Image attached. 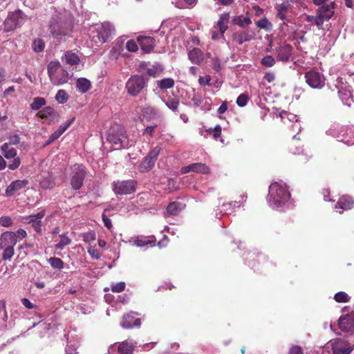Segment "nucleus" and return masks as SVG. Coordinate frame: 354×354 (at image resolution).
I'll return each mask as SVG.
<instances>
[{
  "label": "nucleus",
  "instance_id": "18",
  "mask_svg": "<svg viewBox=\"0 0 354 354\" xmlns=\"http://www.w3.org/2000/svg\"><path fill=\"white\" fill-rule=\"evenodd\" d=\"M210 169L207 165L202 162H195L187 166L183 167L180 169L181 174H187L189 172H194L201 174H207Z\"/></svg>",
  "mask_w": 354,
  "mask_h": 354
},
{
  "label": "nucleus",
  "instance_id": "9",
  "mask_svg": "<svg viewBox=\"0 0 354 354\" xmlns=\"http://www.w3.org/2000/svg\"><path fill=\"white\" fill-rule=\"evenodd\" d=\"M136 182L133 180H118L112 183L113 190L118 195H127L136 191Z\"/></svg>",
  "mask_w": 354,
  "mask_h": 354
},
{
  "label": "nucleus",
  "instance_id": "22",
  "mask_svg": "<svg viewBox=\"0 0 354 354\" xmlns=\"http://www.w3.org/2000/svg\"><path fill=\"white\" fill-rule=\"evenodd\" d=\"M335 2H330V3L322 5L317 10V14L320 17H323V21H328L334 15L335 12Z\"/></svg>",
  "mask_w": 354,
  "mask_h": 354
},
{
  "label": "nucleus",
  "instance_id": "37",
  "mask_svg": "<svg viewBox=\"0 0 354 354\" xmlns=\"http://www.w3.org/2000/svg\"><path fill=\"white\" fill-rule=\"evenodd\" d=\"M64 59L66 63L71 66H76L80 62L78 55L72 51L66 52L64 56Z\"/></svg>",
  "mask_w": 354,
  "mask_h": 354
},
{
  "label": "nucleus",
  "instance_id": "3",
  "mask_svg": "<svg viewBox=\"0 0 354 354\" xmlns=\"http://www.w3.org/2000/svg\"><path fill=\"white\" fill-rule=\"evenodd\" d=\"M106 140L115 149H127L133 145V141L130 140L123 126L115 124L106 132Z\"/></svg>",
  "mask_w": 354,
  "mask_h": 354
},
{
  "label": "nucleus",
  "instance_id": "19",
  "mask_svg": "<svg viewBox=\"0 0 354 354\" xmlns=\"http://www.w3.org/2000/svg\"><path fill=\"white\" fill-rule=\"evenodd\" d=\"M38 115L42 119H45L49 124L55 123L59 120L58 113L51 106H46L39 111Z\"/></svg>",
  "mask_w": 354,
  "mask_h": 354
},
{
  "label": "nucleus",
  "instance_id": "7",
  "mask_svg": "<svg viewBox=\"0 0 354 354\" xmlns=\"http://www.w3.org/2000/svg\"><path fill=\"white\" fill-rule=\"evenodd\" d=\"M1 152L7 160H11L8 167L11 170L17 169L21 165V158L17 156V151L15 148L8 146V144H3L0 147Z\"/></svg>",
  "mask_w": 354,
  "mask_h": 354
},
{
  "label": "nucleus",
  "instance_id": "15",
  "mask_svg": "<svg viewBox=\"0 0 354 354\" xmlns=\"http://www.w3.org/2000/svg\"><path fill=\"white\" fill-rule=\"evenodd\" d=\"M134 346L127 341L111 344L108 349V354H133Z\"/></svg>",
  "mask_w": 354,
  "mask_h": 354
},
{
  "label": "nucleus",
  "instance_id": "11",
  "mask_svg": "<svg viewBox=\"0 0 354 354\" xmlns=\"http://www.w3.org/2000/svg\"><path fill=\"white\" fill-rule=\"evenodd\" d=\"M274 52L279 61L287 62L292 57V47L286 41H281L277 44Z\"/></svg>",
  "mask_w": 354,
  "mask_h": 354
},
{
  "label": "nucleus",
  "instance_id": "46",
  "mask_svg": "<svg viewBox=\"0 0 354 354\" xmlns=\"http://www.w3.org/2000/svg\"><path fill=\"white\" fill-rule=\"evenodd\" d=\"M162 68L160 64H155L146 69V73L151 77H156L162 72Z\"/></svg>",
  "mask_w": 354,
  "mask_h": 354
},
{
  "label": "nucleus",
  "instance_id": "49",
  "mask_svg": "<svg viewBox=\"0 0 354 354\" xmlns=\"http://www.w3.org/2000/svg\"><path fill=\"white\" fill-rule=\"evenodd\" d=\"M46 104V100L43 97H37L33 99L32 103L30 104L32 110H39L41 106Z\"/></svg>",
  "mask_w": 354,
  "mask_h": 354
},
{
  "label": "nucleus",
  "instance_id": "30",
  "mask_svg": "<svg viewBox=\"0 0 354 354\" xmlns=\"http://www.w3.org/2000/svg\"><path fill=\"white\" fill-rule=\"evenodd\" d=\"M69 75L66 70L63 67L51 77L50 82L56 86L63 85L68 80Z\"/></svg>",
  "mask_w": 354,
  "mask_h": 354
},
{
  "label": "nucleus",
  "instance_id": "50",
  "mask_svg": "<svg viewBox=\"0 0 354 354\" xmlns=\"http://www.w3.org/2000/svg\"><path fill=\"white\" fill-rule=\"evenodd\" d=\"M68 99V95L64 90H59L55 95V100L59 104H64Z\"/></svg>",
  "mask_w": 354,
  "mask_h": 354
},
{
  "label": "nucleus",
  "instance_id": "27",
  "mask_svg": "<svg viewBox=\"0 0 354 354\" xmlns=\"http://www.w3.org/2000/svg\"><path fill=\"white\" fill-rule=\"evenodd\" d=\"M288 2H283L279 4L277 7V15L276 17L283 21V24L291 22V19L288 16V10L289 8Z\"/></svg>",
  "mask_w": 354,
  "mask_h": 354
},
{
  "label": "nucleus",
  "instance_id": "29",
  "mask_svg": "<svg viewBox=\"0 0 354 354\" xmlns=\"http://www.w3.org/2000/svg\"><path fill=\"white\" fill-rule=\"evenodd\" d=\"M241 205L239 201H233L230 203H223L221 209H218L216 211V217L221 218L223 214H232L236 207H239Z\"/></svg>",
  "mask_w": 354,
  "mask_h": 354
},
{
  "label": "nucleus",
  "instance_id": "62",
  "mask_svg": "<svg viewBox=\"0 0 354 354\" xmlns=\"http://www.w3.org/2000/svg\"><path fill=\"white\" fill-rule=\"evenodd\" d=\"M88 252L93 259H99L101 257L99 251L97 249L92 247L88 248Z\"/></svg>",
  "mask_w": 354,
  "mask_h": 354
},
{
  "label": "nucleus",
  "instance_id": "31",
  "mask_svg": "<svg viewBox=\"0 0 354 354\" xmlns=\"http://www.w3.org/2000/svg\"><path fill=\"white\" fill-rule=\"evenodd\" d=\"M232 22L233 24L236 25L243 29L248 28V27L252 23L251 18L248 15L234 16L232 19Z\"/></svg>",
  "mask_w": 354,
  "mask_h": 354
},
{
  "label": "nucleus",
  "instance_id": "21",
  "mask_svg": "<svg viewBox=\"0 0 354 354\" xmlns=\"http://www.w3.org/2000/svg\"><path fill=\"white\" fill-rule=\"evenodd\" d=\"M17 243L16 234L12 232H6L1 234L0 248H14Z\"/></svg>",
  "mask_w": 354,
  "mask_h": 354
},
{
  "label": "nucleus",
  "instance_id": "23",
  "mask_svg": "<svg viewBox=\"0 0 354 354\" xmlns=\"http://www.w3.org/2000/svg\"><path fill=\"white\" fill-rule=\"evenodd\" d=\"M354 205V201L349 196H343L339 198L335 205V210L342 213L344 210L351 209Z\"/></svg>",
  "mask_w": 354,
  "mask_h": 354
},
{
  "label": "nucleus",
  "instance_id": "4",
  "mask_svg": "<svg viewBox=\"0 0 354 354\" xmlns=\"http://www.w3.org/2000/svg\"><path fill=\"white\" fill-rule=\"evenodd\" d=\"M147 84V78L140 75H133L126 82L125 89L129 95L136 97L146 89Z\"/></svg>",
  "mask_w": 354,
  "mask_h": 354
},
{
  "label": "nucleus",
  "instance_id": "36",
  "mask_svg": "<svg viewBox=\"0 0 354 354\" xmlns=\"http://www.w3.org/2000/svg\"><path fill=\"white\" fill-rule=\"evenodd\" d=\"M305 21L309 24L310 26H316L319 29L322 28L324 24L323 17H320L317 14L314 15H307Z\"/></svg>",
  "mask_w": 354,
  "mask_h": 354
},
{
  "label": "nucleus",
  "instance_id": "13",
  "mask_svg": "<svg viewBox=\"0 0 354 354\" xmlns=\"http://www.w3.org/2000/svg\"><path fill=\"white\" fill-rule=\"evenodd\" d=\"M113 26L107 21H105L95 28L96 37L100 44L106 42L114 32Z\"/></svg>",
  "mask_w": 354,
  "mask_h": 354
},
{
  "label": "nucleus",
  "instance_id": "17",
  "mask_svg": "<svg viewBox=\"0 0 354 354\" xmlns=\"http://www.w3.org/2000/svg\"><path fill=\"white\" fill-rule=\"evenodd\" d=\"M335 86L338 89V93L344 102L351 97V87L348 82L342 77H339L336 80Z\"/></svg>",
  "mask_w": 354,
  "mask_h": 354
},
{
  "label": "nucleus",
  "instance_id": "56",
  "mask_svg": "<svg viewBox=\"0 0 354 354\" xmlns=\"http://www.w3.org/2000/svg\"><path fill=\"white\" fill-rule=\"evenodd\" d=\"M261 64L267 67H271L275 64L274 57L271 55H266L261 59Z\"/></svg>",
  "mask_w": 354,
  "mask_h": 354
},
{
  "label": "nucleus",
  "instance_id": "60",
  "mask_svg": "<svg viewBox=\"0 0 354 354\" xmlns=\"http://www.w3.org/2000/svg\"><path fill=\"white\" fill-rule=\"evenodd\" d=\"M156 127H157L156 124L147 126L143 131V136H147H147L152 137L155 132Z\"/></svg>",
  "mask_w": 354,
  "mask_h": 354
},
{
  "label": "nucleus",
  "instance_id": "44",
  "mask_svg": "<svg viewBox=\"0 0 354 354\" xmlns=\"http://www.w3.org/2000/svg\"><path fill=\"white\" fill-rule=\"evenodd\" d=\"M47 261L50 266L54 269L61 270L64 268V263L58 257H50Z\"/></svg>",
  "mask_w": 354,
  "mask_h": 354
},
{
  "label": "nucleus",
  "instance_id": "25",
  "mask_svg": "<svg viewBox=\"0 0 354 354\" xmlns=\"http://www.w3.org/2000/svg\"><path fill=\"white\" fill-rule=\"evenodd\" d=\"M339 327L344 332H351L354 329V319L352 316L342 315L339 319Z\"/></svg>",
  "mask_w": 354,
  "mask_h": 354
},
{
  "label": "nucleus",
  "instance_id": "28",
  "mask_svg": "<svg viewBox=\"0 0 354 354\" xmlns=\"http://www.w3.org/2000/svg\"><path fill=\"white\" fill-rule=\"evenodd\" d=\"M230 20V13L223 12L219 15L218 20L217 21L216 25L214 26V28H216L218 30L221 31L222 33H225L227 30L228 29V24Z\"/></svg>",
  "mask_w": 354,
  "mask_h": 354
},
{
  "label": "nucleus",
  "instance_id": "58",
  "mask_svg": "<svg viewBox=\"0 0 354 354\" xmlns=\"http://www.w3.org/2000/svg\"><path fill=\"white\" fill-rule=\"evenodd\" d=\"M183 5H178L177 7L180 8H192L196 3L197 0H183Z\"/></svg>",
  "mask_w": 354,
  "mask_h": 354
},
{
  "label": "nucleus",
  "instance_id": "57",
  "mask_svg": "<svg viewBox=\"0 0 354 354\" xmlns=\"http://www.w3.org/2000/svg\"><path fill=\"white\" fill-rule=\"evenodd\" d=\"M126 287V284L123 281H120L113 284L111 286V290L114 292H122Z\"/></svg>",
  "mask_w": 354,
  "mask_h": 354
},
{
  "label": "nucleus",
  "instance_id": "39",
  "mask_svg": "<svg viewBox=\"0 0 354 354\" xmlns=\"http://www.w3.org/2000/svg\"><path fill=\"white\" fill-rule=\"evenodd\" d=\"M154 241H155V240H153V239L149 240V239H147L145 238L142 239V238L136 237L135 239L130 240L127 243L129 244H130L131 245L136 246L138 248H142L149 244H151V243H154Z\"/></svg>",
  "mask_w": 354,
  "mask_h": 354
},
{
  "label": "nucleus",
  "instance_id": "47",
  "mask_svg": "<svg viewBox=\"0 0 354 354\" xmlns=\"http://www.w3.org/2000/svg\"><path fill=\"white\" fill-rule=\"evenodd\" d=\"M340 141L350 146L354 145V132L350 129L349 132H346L342 135Z\"/></svg>",
  "mask_w": 354,
  "mask_h": 354
},
{
  "label": "nucleus",
  "instance_id": "59",
  "mask_svg": "<svg viewBox=\"0 0 354 354\" xmlns=\"http://www.w3.org/2000/svg\"><path fill=\"white\" fill-rule=\"evenodd\" d=\"M126 48L130 52H136L138 50V47L137 43L134 40L130 39L127 41L126 44Z\"/></svg>",
  "mask_w": 354,
  "mask_h": 354
},
{
  "label": "nucleus",
  "instance_id": "34",
  "mask_svg": "<svg viewBox=\"0 0 354 354\" xmlns=\"http://www.w3.org/2000/svg\"><path fill=\"white\" fill-rule=\"evenodd\" d=\"M77 89L82 93H86L91 87V82L86 78H79L76 82Z\"/></svg>",
  "mask_w": 354,
  "mask_h": 354
},
{
  "label": "nucleus",
  "instance_id": "35",
  "mask_svg": "<svg viewBox=\"0 0 354 354\" xmlns=\"http://www.w3.org/2000/svg\"><path fill=\"white\" fill-rule=\"evenodd\" d=\"M222 128L220 124H217L214 128H209L205 131L201 130V134L205 137L209 135H212L215 140H217L221 135Z\"/></svg>",
  "mask_w": 354,
  "mask_h": 354
},
{
  "label": "nucleus",
  "instance_id": "64",
  "mask_svg": "<svg viewBox=\"0 0 354 354\" xmlns=\"http://www.w3.org/2000/svg\"><path fill=\"white\" fill-rule=\"evenodd\" d=\"M289 354H303V350L299 346H293L290 348Z\"/></svg>",
  "mask_w": 354,
  "mask_h": 354
},
{
  "label": "nucleus",
  "instance_id": "42",
  "mask_svg": "<svg viewBox=\"0 0 354 354\" xmlns=\"http://www.w3.org/2000/svg\"><path fill=\"white\" fill-rule=\"evenodd\" d=\"M157 85L161 90H166L174 87V80L172 78L167 77L157 81Z\"/></svg>",
  "mask_w": 354,
  "mask_h": 354
},
{
  "label": "nucleus",
  "instance_id": "32",
  "mask_svg": "<svg viewBox=\"0 0 354 354\" xmlns=\"http://www.w3.org/2000/svg\"><path fill=\"white\" fill-rule=\"evenodd\" d=\"M73 119L68 120L66 122L62 124L57 130L54 131L50 136L48 143H50L55 140L58 139L64 133V131L69 127V126L73 122Z\"/></svg>",
  "mask_w": 354,
  "mask_h": 354
},
{
  "label": "nucleus",
  "instance_id": "20",
  "mask_svg": "<svg viewBox=\"0 0 354 354\" xmlns=\"http://www.w3.org/2000/svg\"><path fill=\"white\" fill-rule=\"evenodd\" d=\"M134 313L131 312L130 314L124 315L122 321L120 323L122 328L124 329H130L133 327H140L141 325V320L139 318L134 317Z\"/></svg>",
  "mask_w": 354,
  "mask_h": 354
},
{
  "label": "nucleus",
  "instance_id": "48",
  "mask_svg": "<svg viewBox=\"0 0 354 354\" xmlns=\"http://www.w3.org/2000/svg\"><path fill=\"white\" fill-rule=\"evenodd\" d=\"M350 299L348 295L343 291L338 292L334 295V299L338 303L348 302Z\"/></svg>",
  "mask_w": 354,
  "mask_h": 354
},
{
  "label": "nucleus",
  "instance_id": "5",
  "mask_svg": "<svg viewBox=\"0 0 354 354\" xmlns=\"http://www.w3.org/2000/svg\"><path fill=\"white\" fill-rule=\"evenodd\" d=\"M26 20V15L20 10H15L8 14L3 23V31H13L21 27Z\"/></svg>",
  "mask_w": 354,
  "mask_h": 354
},
{
  "label": "nucleus",
  "instance_id": "41",
  "mask_svg": "<svg viewBox=\"0 0 354 354\" xmlns=\"http://www.w3.org/2000/svg\"><path fill=\"white\" fill-rule=\"evenodd\" d=\"M62 66L59 62H50L48 65V74L51 80V77H53L56 73L59 72V71L62 68Z\"/></svg>",
  "mask_w": 354,
  "mask_h": 354
},
{
  "label": "nucleus",
  "instance_id": "45",
  "mask_svg": "<svg viewBox=\"0 0 354 354\" xmlns=\"http://www.w3.org/2000/svg\"><path fill=\"white\" fill-rule=\"evenodd\" d=\"M45 42L41 38H37L32 43V48L35 53L42 52L45 48Z\"/></svg>",
  "mask_w": 354,
  "mask_h": 354
},
{
  "label": "nucleus",
  "instance_id": "14",
  "mask_svg": "<svg viewBox=\"0 0 354 354\" xmlns=\"http://www.w3.org/2000/svg\"><path fill=\"white\" fill-rule=\"evenodd\" d=\"M256 37L255 30L251 28H245L242 30L234 32L232 39L237 45H242L245 42L254 40Z\"/></svg>",
  "mask_w": 354,
  "mask_h": 354
},
{
  "label": "nucleus",
  "instance_id": "53",
  "mask_svg": "<svg viewBox=\"0 0 354 354\" xmlns=\"http://www.w3.org/2000/svg\"><path fill=\"white\" fill-rule=\"evenodd\" d=\"M165 104L167 106L173 111H176L179 105V100L174 98H169Z\"/></svg>",
  "mask_w": 354,
  "mask_h": 354
},
{
  "label": "nucleus",
  "instance_id": "16",
  "mask_svg": "<svg viewBox=\"0 0 354 354\" xmlns=\"http://www.w3.org/2000/svg\"><path fill=\"white\" fill-rule=\"evenodd\" d=\"M29 184V181L26 179L15 180L12 181L7 187L5 191V196L12 197L23 189H25Z\"/></svg>",
  "mask_w": 354,
  "mask_h": 354
},
{
  "label": "nucleus",
  "instance_id": "8",
  "mask_svg": "<svg viewBox=\"0 0 354 354\" xmlns=\"http://www.w3.org/2000/svg\"><path fill=\"white\" fill-rule=\"evenodd\" d=\"M161 147L156 146L147 153L143 161L138 165L140 172L145 173L151 170L155 165L158 157L160 153Z\"/></svg>",
  "mask_w": 354,
  "mask_h": 354
},
{
  "label": "nucleus",
  "instance_id": "12",
  "mask_svg": "<svg viewBox=\"0 0 354 354\" xmlns=\"http://www.w3.org/2000/svg\"><path fill=\"white\" fill-rule=\"evenodd\" d=\"M306 82L313 88H322L325 84L324 76L319 72L310 70L305 73Z\"/></svg>",
  "mask_w": 354,
  "mask_h": 354
},
{
  "label": "nucleus",
  "instance_id": "1",
  "mask_svg": "<svg viewBox=\"0 0 354 354\" xmlns=\"http://www.w3.org/2000/svg\"><path fill=\"white\" fill-rule=\"evenodd\" d=\"M267 199L269 206L278 211L291 205L290 194L283 182H274L270 185Z\"/></svg>",
  "mask_w": 354,
  "mask_h": 354
},
{
  "label": "nucleus",
  "instance_id": "54",
  "mask_svg": "<svg viewBox=\"0 0 354 354\" xmlns=\"http://www.w3.org/2000/svg\"><path fill=\"white\" fill-rule=\"evenodd\" d=\"M249 100L248 95L246 93L241 94L236 99V104L240 107L245 106Z\"/></svg>",
  "mask_w": 354,
  "mask_h": 354
},
{
  "label": "nucleus",
  "instance_id": "2",
  "mask_svg": "<svg viewBox=\"0 0 354 354\" xmlns=\"http://www.w3.org/2000/svg\"><path fill=\"white\" fill-rule=\"evenodd\" d=\"M73 25L68 15L64 12H55L51 17L48 29L54 39L61 41L72 30Z\"/></svg>",
  "mask_w": 354,
  "mask_h": 354
},
{
  "label": "nucleus",
  "instance_id": "61",
  "mask_svg": "<svg viewBox=\"0 0 354 354\" xmlns=\"http://www.w3.org/2000/svg\"><path fill=\"white\" fill-rule=\"evenodd\" d=\"M12 222L10 216H2L0 217V225L3 227H10Z\"/></svg>",
  "mask_w": 354,
  "mask_h": 354
},
{
  "label": "nucleus",
  "instance_id": "52",
  "mask_svg": "<svg viewBox=\"0 0 354 354\" xmlns=\"http://www.w3.org/2000/svg\"><path fill=\"white\" fill-rule=\"evenodd\" d=\"M225 33H222L221 31L218 30L216 28L212 29L211 30V38L214 41L222 39L223 41L225 40Z\"/></svg>",
  "mask_w": 354,
  "mask_h": 354
},
{
  "label": "nucleus",
  "instance_id": "38",
  "mask_svg": "<svg viewBox=\"0 0 354 354\" xmlns=\"http://www.w3.org/2000/svg\"><path fill=\"white\" fill-rule=\"evenodd\" d=\"M59 241L55 245L56 250H62L71 243V239L66 234H59Z\"/></svg>",
  "mask_w": 354,
  "mask_h": 354
},
{
  "label": "nucleus",
  "instance_id": "6",
  "mask_svg": "<svg viewBox=\"0 0 354 354\" xmlns=\"http://www.w3.org/2000/svg\"><path fill=\"white\" fill-rule=\"evenodd\" d=\"M86 170L83 165L75 164L72 167L71 185L73 189L79 190L83 185Z\"/></svg>",
  "mask_w": 354,
  "mask_h": 354
},
{
  "label": "nucleus",
  "instance_id": "24",
  "mask_svg": "<svg viewBox=\"0 0 354 354\" xmlns=\"http://www.w3.org/2000/svg\"><path fill=\"white\" fill-rule=\"evenodd\" d=\"M138 41L142 50L147 53L151 52L156 45L154 39L149 36H140Z\"/></svg>",
  "mask_w": 354,
  "mask_h": 354
},
{
  "label": "nucleus",
  "instance_id": "43",
  "mask_svg": "<svg viewBox=\"0 0 354 354\" xmlns=\"http://www.w3.org/2000/svg\"><path fill=\"white\" fill-rule=\"evenodd\" d=\"M255 24L257 27H259L261 29H263L268 32L271 31L272 29V23L266 17L261 18V19L257 21Z\"/></svg>",
  "mask_w": 354,
  "mask_h": 354
},
{
  "label": "nucleus",
  "instance_id": "55",
  "mask_svg": "<svg viewBox=\"0 0 354 354\" xmlns=\"http://www.w3.org/2000/svg\"><path fill=\"white\" fill-rule=\"evenodd\" d=\"M21 138L17 134H13L8 137V141L4 144H8V146L17 145L20 143Z\"/></svg>",
  "mask_w": 354,
  "mask_h": 354
},
{
  "label": "nucleus",
  "instance_id": "26",
  "mask_svg": "<svg viewBox=\"0 0 354 354\" xmlns=\"http://www.w3.org/2000/svg\"><path fill=\"white\" fill-rule=\"evenodd\" d=\"M185 207V205L179 201H174L170 203L165 212V216H175L178 215Z\"/></svg>",
  "mask_w": 354,
  "mask_h": 354
},
{
  "label": "nucleus",
  "instance_id": "63",
  "mask_svg": "<svg viewBox=\"0 0 354 354\" xmlns=\"http://www.w3.org/2000/svg\"><path fill=\"white\" fill-rule=\"evenodd\" d=\"M212 67L216 72H219L222 69L221 61L218 57L213 58Z\"/></svg>",
  "mask_w": 354,
  "mask_h": 354
},
{
  "label": "nucleus",
  "instance_id": "33",
  "mask_svg": "<svg viewBox=\"0 0 354 354\" xmlns=\"http://www.w3.org/2000/svg\"><path fill=\"white\" fill-rule=\"evenodd\" d=\"M188 57L189 60L195 64H200L204 59L203 51L198 48H194L190 50Z\"/></svg>",
  "mask_w": 354,
  "mask_h": 354
},
{
  "label": "nucleus",
  "instance_id": "51",
  "mask_svg": "<svg viewBox=\"0 0 354 354\" xmlns=\"http://www.w3.org/2000/svg\"><path fill=\"white\" fill-rule=\"evenodd\" d=\"M3 250L2 258L3 260H10L14 255V248H0Z\"/></svg>",
  "mask_w": 354,
  "mask_h": 354
},
{
  "label": "nucleus",
  "instance_id": "40",
  "mask_svg": "<svg viewBox=\"0 0 354 354\" xmlns=\"http://www.w3.org/2000/svg\"><path fill=\"white\" fill-rule=\"evenodd\" d=\"M24 220L27 223H32V226L37 232L41 231V221L35 218L32 216H27L24 218Z\"/></svg>",
  "mask_w": 354,
  "mask_h": 354
},
{
  "label": "nucleus",
  "instance_id": "10",
  "mask_svg": "<svg viewBox=\"0 0 354 354\" xmlns=\"http://www.w3.org/2000/svg\"><path fill=\"white\" fill-rule=\"evenodd\" d=\"M327 347L331 348L333 354H350L353 349L347 341L340 338L328 342Z\"/></svg>",
  "mask_w": 354,
  "mask_h": 354
}]
</instances>
